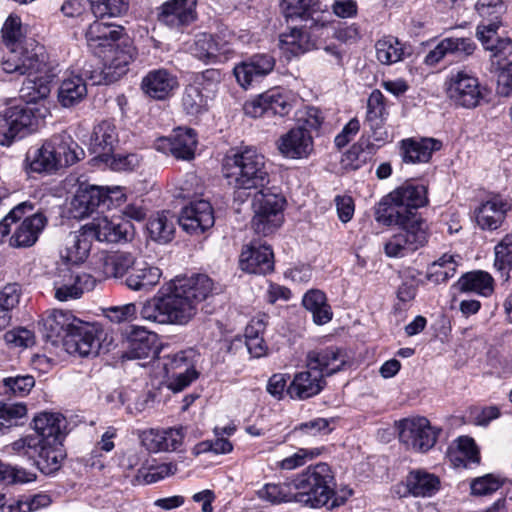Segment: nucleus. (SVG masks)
<instances>
[{
	"instance_id": "1",
	"label": "nucleus",
	"mask_w": 512,
	"mask_h": 512,
	"mask_svg": "<svg viewBox=\"0 0 512 512\" xmlns=\"http://www.w3.org/2000/svg\"><path fill=\"white\" fill-rule=\"evenodd\" d=\"M224 176L228 184L236 190L254 191L252 207L253 230L267 236L274 233L283 223L285 198L265 189L269 183V173L265 157L255 148L246 147L227 155L224 160Z\"/></svg>"
},
{
	"instance_id": "2",
	"label": "nucleus",
	"mask_w": 512,
	"mask_h": 512,
	"mask_svg": "<svg viewBox=\"0 0 512 512\" xmlns=\"http://www.w3.org/2000/svg\"><path fill=\"white\" fill-rule=\"evenodd\" d=\"M427 192L425 185L406 182L379 202L376 220L387 226H399V231L384 245L388 257H405L427 244L428 225L417 213L418 208L428 203Z\"/></svg>"
},
{
	"instance_id": "3",
	"label": "nucleus",
	"mask_w": 512,
	"mask_h": 512,
	"mask_svg": "<svg viewBox=\"0 0 512 512\" xmlns=\"http://www.w3.org/2000/svg\"><path fill=\"white\" fill-rule=\"evenodd\" d=\"M212 288V280L204 274L176 278L170 293L144 303L141 317L159 324H187L195 316L198 304L208 297Z\"/></svg>"
},
{
	"instance_id": "4",
	"label": "nucleus",
	"mask_w": 512,
	"mask_h": 512,
	"mask_svg": "<svg viewBox=\"0 0 512 512\" xmlns=\"http://www.w3.org/2000/svg\"><path fill=\"white\" fill-rule=\"evenodd\" d=\"M39 75H27L20 89V96L26 104L16 105L0 113V144L10 145L12 141L37 128L39 122L49 114L44 105H37L39 100L50 94V82L57 75L56 68L46 64Z\"/></svg>"
},
{
	"instance_id": "5",
	"label": "nucleus",
	"mask_w": 512,
	"mask_h": 512,
	"mask_svg": "<svg viewBox=\"0 0 512 512\" xmlns=\"http://www.w3.org/2000/svg\"><path fill=\"white\" fill-rule=\"evenodd\" d=\"M334 473L327 463L308 466L294 478L296 502L310 508L327 506L333 509L343 505L346 497L338 496Z\"/></svg>"
},
{
	"instance_id": "6",
	"label": "nucleus",
	"mask_w": 512,
	"mask_h": 512,
	"mask_svg": "<svg viewBox=\"0 0 512 512\" xmlns=\"http://www.w3.org/2000/svg\"><path fill=\"white\" fill-rule=\"evenodd\" d=\"M63 441L39 440L32 437H21L9 446L11 454L19 459L31 462L40 472L50 475L57 472L66 458Z\"/></svg>"
},
{
	"instance_id": "7",
	"label": "nucleus",
	"mask_w": 512,
	"mask_h": 512,
	"mask_svg": "<svg viewBox=\"0 0 512 512\" xmlns=\"http://www.w3.org/2000/svg\"><path fill=\"white\" fill-rule=\"evenodd\" d=\"M497 28L496 23L479 26L477 37L484 48L491 52L493 62L500 69L497 80L500 93L508 96L512 92V42L509 38H499Z\"/></svg>"
},
{
	"instance_id": "8",
	"label": "nucleus",
	"mask_w": 512,
	"mask_h": 512,
	"mask_svg": "<svg viewBox=\"0 0 512 512\" xmlns=\"http://www.w3.org/2000/svg\"><path fill=\"white\" fill-rule=\"evenodd\" d=\"M107 333L96 323L74 322L70 333L64 336V347L69 354L80 357H95L104 346Z\"/></svg>"
},
{
	"instance_id": "9",
	"label": "nucleus",
	"mask_w": 512,
	"mask_h": 512,
	"mask_svg": "<svg viewBox=\"0 0 512 512\" xmlns=\"http://www.w3.org/2000/svg\"><path fill=\"white\" fill-rule=\"evenodd\" d=\"M399 441L409 450L427 452L436 443L438 430L425 417L405 418L399 421Z\"/></svg>"
},
{
	"instance_id": "10",
	"label": "nucleus",
	"mask_w": 512,
	"mask_h": 512,
	"mask_svg": "<svg viewBox=\"0 0 512 512\" xmlns=\"http://www.w3.org/2000/svg\"><path fill=\"white\" fill-rule=\"evenodd\" d=\"M446 93L456 106L467 109L477 107L483 99L478 79L465 71H458L447 80Z\"/></svg>"
},
{
	"instance_id": "11",
	"label": "nucleus",
	"mask_w": 512,
	"mask_h": 512,
	"mask_svg": "<svg viewBox=\"0 0 512 512\" xmlns=\"http://www.w3.org/2000/svg\"><path fill=\"white\" fill-rule=\"evenodd\" d=\"M33 43L6 46L2 68L6 73L18 75H34L41 73L46 63L39 59L38 53L32 48Z\"/></svg>"
},
{
	"instance_id": "12",
	"label": "nucleus",
	"mask_w": 512,
	"mask_h": 512,
	"mask_svg": "<svg viewBox=\"0 0 512 512\" xmlns=\"http://www.w3.org/2000/svg\"><path fill=\"white\" fill-rule=\"evenodd\" d=\"M243 109L247 116L253 118L271 115L283 117L291 111L292 103L287 94L274 88L247 101Z\"/></svg>"
},
{
	"instance_id": "13",
	"label": "nucleus",
	"mask_w": 512,
	"mask_h": 512,
	"mask_svg": "<svg viewBox=\"0 0 512 512\" xmlns=\"http://www.w3.org/2000/svg\"><path fill=\"white\" fill-rule=\"evenodd\" d=\"M95 279L87 273H76L68 267L59 268L54 280L55 298L66 302L79 299L85 290H92Z\"/></svg>"
},
{
	"instance_id": "14",
	"label": "nucleus",
	"mask_w": 512,
	"mask_h": 512,
	"mask_svg": "<svg viewBox=\"0 0 512 512\" xmlns=\"http://www.w3.org/2000/svg\"><path fill=\"white\" fill-rule=\"evenodd\" d=\"M110 192L98 186L81 185L70 202V215L83 219L99 207L109 208L112 202Z\"/></svg>"
},
{
	"instance_id": "15",
	"label": "nucleus",
	"mask_w": 512,
	"mask_h": 512,
	"mask_svg": "<svg viewBox=\"0 0 512 512\" xmlns=\"http://www.w3.org/2000/svg\"><path fill=\"white\" fill-rule=\"evenodd\" d=\"M132 224L126 220L100 217L85 224V231L99 242H127L132 236Z\"/></svg>"
},
{
	"instance_id": "16",
	"label": "nucleus",
	"mask_w": 512,
	"mask_h": 512,
	"mask_svg": "<svg viewBox=\"0 0 512 512\" xmlns=\"http://www.w3.org/2000/svg\"><path fill=\"white\" fill-rule=\"evenodd\" d=\"M213 209L208 201L199 200L182 209L178 223L184 231L200 235L214 225Z\"/></svg>"
},
{
	"instance_id": "17",
	"label": "nucleus",
	"mask_w": 512,
	"mask_h": 512,
	"mask_svg": "<svg viewBox=\"0 0 512 512\" xmlns=\"http://www.w3.org/2000/svg\"><path fill=\"white\" fill-rule=\"evenodd\" d=\"M476 44L470 37H447L442 39L424 58V63L434 66L448 55L463 59L472 55Z\"/></svg>"
},
{
	"instance_id": "18",
	"label": "nucleus",
	"mask_w": 512,
	"mask_h": 512,
	"mask_svg": "<svg viewBox=\"0 0 512 512\" xmlns=\"http://www.w3.org/2000/svg\"><path fill=\"white\" fill-rule=\"evenodd\" d=\"M158 337L142 327H132L127 334L123 357L128 359H145L158 352Z\"/></svg>"
},
{
	"instance_id": "19",
	"label": "nucleus",
	"mask_w": 512,
	"mask_h": 512,
	"mask_svg": "<svg viewBox=\"0 0 512 512\" xmlns=\"http://www.w3.org/2000/svg\"><path fill=\"white\" fill-rule=\"evenodd\" d=\"M277 146L280 153L287 158H305L313 150V138L304 126H297L282 135Z\"/></svg>"
},
{
	"instance_id": "20",
	"label": "nucleus",
	"mask_w": 512,
	"mask_h": 512,
	"mask_svg": "<svg viewBox=\"0 0 512 512\" xmlns=\"http://www.w3.org/2000/svg\"><path fill=\"white\" fill-rule=\"evenodd\" d=\"M178 86L176 75L164 68L149 71L141 82L142 91L155 100H165Z\"/></svg>"
},
{
	"instance_id": "21",
	"label": "nucleus",
	"mask_w": 512,
	"mask_h": 512,
	"mask_svg": "<svg viewBox=\"0 0 512 512\" xmlns=\"http://www.w3.org/2000/svg\"><path fill=\"white\" fill-rule=\"evenodd\" d=\"M326 386V377L320 371L307 368L296 373L287 387L292 399L305 400L318 395Z\"/></svg>"
},
{
	"instance_id": "22",
	"label": "nucleus",
	"mask_w": 512,
	"mask_h": 512,
	"mask_svg": "<svg viewBox=\"0 0 512 512\" xmlns=\"http://www.w3.org/2000/svg\"><path fill=\"white\" fill-rule=\"evenodd\" d=\"M346 362V354L337 347L310 351L306 356V367L322 372L325 377L340 371Z\"/></svg>"
},
{
	"instance_id": "23",
	"label": "nucleus",
	"mask_w": 512,
	"mask_h": 512,
	"mask_svg": "<svg viewBox=\"0 0 512 512\" xmlns=\"http://www.w3.org/2000/svg\"><path fill=\"white\" fill-rule=\"evenodd\" d=\"M275 66V59L269 54H256L234 67L237 82L244 88L257 78L269 74Z\"/></svg>"
},
{
	"instance_id": "24",
	"label": "nucleus",
	"mask_w": 512,
	"mask_h": 512,
	"mask_svg": "<svg viewBox=\"0 0 512 512\" xmlns=\"http://www.w3.org/2000/svg\"><path fill=\"white\" fill-rule=\"evenodd\" d=\"M118 142V131L115 124L109 120H103L93 128L89 150L96 159L102 160L114 152Z\"/></svg>"
},
{
	"instance_id": "25",
	"label": "nucleus",
	"mask_w": 512,
	"mask_h": 512,
	"mask_svg": "<svg viewBox=\"0 0 512 512\" xmlns=\"http://www.w3.org/2000/svg\"><path fill=\"white\" fill-rule=\"evenodd\" d=\"M45 142L57 160H60V168L74 165L84 157V150L65 131L52 135Z\"/></svg>"
},
{
	"instance_id": "26",
	"label": "nucleus",
	"mask_w": 512,
	"mask_h": 512,
	"mask_svg": "<svg viewBox=\"0 0 512 512\" xmlns=\"http://www.w3.org/2000/svg\"><path fill=\"white\" fill-rule=\"evenodd\" d=\"M65 426L66 419L61 414L42 412L33 418L32 428L35 433L27 434L24 437L38 438L43 442L50 440L63 441Z\"/></svg>"
},
{
	"instance_id": "27",
	"label": "nucleus",
	"mask_w": 512,
	"mask_h": 512,
	"mask_svg": "<svg viewBox=\"0 0 512 512\" xmlns=\"http://www.w3.org/2000/svg\"><path fill=\"white\" fill-rule=\"evenodd\" d=\"M274 255L268 245H252L242 251L240 266L242 270L251 274L265 275L274 269Z\"/></svg>"
},
{
	"instance_id": "28",
	"label": "nucleus",
	"mask_w": 512,
	"mask_h": 512,
	"mask_svg": "<svg viewBox=\"0 0 512 512\" xmlns=\"http://www.w3.org/2000/svg\"><path fill=\"white\" fill-rule=\"evenodd\" d=\"M183 438L181 429H150L143 432L142 444L153 453L175 451L181 446Z\"/></svg>"
},
{
	"instance_id": "29",
	"label": "nucleus",
	"mask_w": 512,
	"mask_h": 512,
	"mask_svg": "<svg viewBox=\"0 0 512 512\" xmlns=\"http://www.w3.org/2000/svg\"><path fill=\"white\" fill-rule=\"evenodd\" d=\"M91 236L85 231V225L79 231L70 232L61 250V258L70 264L83 263L91 249Z\"/></svg>"
},
{
	"instance_id": "30",
	"label": "nucleus",
	"mask_w": 512,
	"mask_h": 512,
	"mask_svg": "<svg viewBox=\"0 0 512 512\" xmlns=\"http://www.w3.org/2000/svg\"><path fill=\"white\" fill-rule=\"evenodd\" d=\"M46 224L47 218L42 213L26 217L11 236V246L16 248L33 246Z\"/></svg>"
},
{
	"instance_id": "31",
	"label": "nucleus",
	"mask_w": 512,
	"mask_h": 512,
	"mask_svg": "<svg viewBox=\"0 0 512 512\" xmlns=\"http://www.w3.org/2000/svg\"><path fill=\"white\" fill-rule=\"evenodd\" d=\"M442 144L434 138H422L420 140L405 139L401 142V156L405 163L428 162L432 153L440 150Z\"/></svg>"
},
{
	"instance_id": "32",
	"label": "nucleus",
	"mask_w": 512,
	"mask_h": 512,
	"mask_svg": "<svg viewBox=\"0 0 512 512\" xmlns=\"http://www.w3.org/2000/svg\"><path fill=\"white\" fill-rule=\"evenodd\" d=\"M195 0H170L161 7L159 19L165 24L177 27L192 22L195 18Z\"/></svg>"
},
{
	"instance_id": "33",
	"label": "nucleus",
	"mask_w": 512,
	"mask_h": 512,
	"mask_svg": "<svg viewBox=\"0 0 512 512\" xmlns=\"http://www.w3.org/2000/svg\"><path fill=\"white\" fill-rule=\"evenodd\" d=\"M508 210L510 204L507 201L493 198L476 210V222L483 230H495L502 224Z\"/></svg>"
},
{
	"instance_id": "34",
	"label": "nucleus",
	"mask_w": 512,
	"mask_h": 512,
	"mask_svg": "<svg viewBox=\"0 0 512 512\" xmlns=\"http://www.w3.org/2000/svg\"><path fill=\"white\" fill-rule=\"evenodd\" d=\"M26 169L30 172L52 174L60 169V160L47 147L46 142L26 154Z\"/></svg>"
},
{
	"instance_id": "35",
	"label": "nucleus",
	"mask_w": 512,
	"mask_h": 512,
	"mask_svg": "<svg viewBox=\"0 0 512 512\" xmlns=\"http://www.w3.org/2000/svg\"><path fill=\"white\" fill-rule=\"evenodd\" d=\"M161 271L146 262L135 263L126 278V285L135 291L149 290L159 282Z\"/></svg>"
},
{
	"instance_id": "36",
	"label": "nucleus",
	"mask_w": 512,
	"mask_h": 512,
	"mask_svg": "<svg viewBox=\"0 0 512 512\" xmlns=\"http://www.w3.org/2000/svg\"><path fill=\"white\" fill-rule=\"evenodd\" d=\"M440 481L434 474L414 470L406 478V489L415 497H429L438 491Z\"/></svg>"
},
{
	"instance_id": "37",
	"label": "nucleus",
	"mask_w": 512,
	"mask_h": 512,
	"mask_svg": "<svg viewBox=\"0 0 512 512\" xmlns=\"http://www.w3.org/2000/svg\"><path fill=\"white\" fill-rule=\"evenodd\" d=\"M87 95V87L81 76L64 79L58 88V102L65 108L79 104Z\"/></svg>"
},
{
	"instance_id": "38",
	"label": "nucleus",
	"mask_w": 512,
	"mask_h": 512,
	"mask_svg": "<svg viewBox=\"0 0 512 512\" xmlns=\"http://www.w3.org/2000/svg\"><path fill=\"white\" fill-rule=\"evenodd\" d=\"M309 32L304 28L293 27L279 37L280 49L291 56H298L312 47Z\"/></svg>"
},
{
	"instance_id": "39",
	"label": "nucleus",
	"mask_w": 512,
	"mask_h": 512,
	"mask_svg": "<svg viewBox=\"0 0 512 512\" xmlns=\"http://www.w3.org/2000/svg\"><path fill=\"white\" fill-rule=\"evenodd\" d=\"M170 152L180 159H191L197 145L196 134L192 129L178 128L174 134L167 139Z\"/></svg>"
},
{
	"instance_id": "40",
	"label": "nucleus",
	"mask_w": 512,
	"mask_h": 512,
	"mask_svg": "<svg viewBox=\"0 0 512 512\" xmlns=\"http://www.w3.org/2000/svg\"><path fill=\"white\" fill-rule=\"evenodd\" d=\"M493 278L485 271L477 270L464 274L458 280V288L462 292H475L482 296H489L492 294Z\"/></svg>"
},
{
	"instance_id": "41",
	"label": "nucleus",
	"mask_w": 512,
	"mask_h": 512,
	"mask_svg": "<svg viewBox=\"0 0 512 512\" xmlns=\"http://www.w3.org/2000/svg\"><path fill=\"white\" fill-rule=\"evenodd\" d=\"M75 321H78V318L70 312L54 310L43 321V326L47 333L46 337L48 339L61 337L64 340V336L70 333Z\"/></svg>"
},
{
	"instance_id": "42",
	"label": "nucleus",
	"mask_w": 512,
	"mask_h": 512,
	"mask_svg": "<svg viewBox=\"0 0 512 512\" xmlns=\"http://www.w3.org/2000/svg\"><path fill=\"white\" fill-rule=\"evenodd\" d=\"M303 306L312 313L316 324L322 325L332 319V311L326 303V296L320 290L308 291L302 300Z\"/></svg>"
},
{
	"instance_id": "43",
	"label": "nucleus",
	"mask_w": 512,
	"mask_h": 512,
	"mask_svg": "<svg viewBox=\"0 0 512 512\" xmlns=\"http://www.w3.org/2000/svg\"><path fill=\"white\" fill-rule=\"evenodd\" d=\"M147 229L154 241L167 243L172 240L175 231L174 217L166 211L158 212L150 218Z\"/></svg>"
},
{
	"instance_id": "44",
	"label": "nucleus",
	"mask_w": 512,
	"mask_h": 512,
	"mask_svg": "<svg viewBox=\"0 0 512 512\" xmlns=\"http://www.w3.org/2000/svg\"><path fill=\"white\" fill-rule=\"evenodd\" d=\"M376 57L382 64H393L404 59L405 46L393 36H385L375 44Z\"/></svg>"
},
{
	"instance_id": "45",
	"label": "nucleus",
	"mask_w": 512,
	"mask_h": 512,
	"mask_svg": "<svg viewBox=\"0 0 512 512\" xmlns=\"http://www.w3.org/2000/svg\"><path fill=\"white\" fill-rule=\"evenodd\" d=\"M297 490H294V479L290 482L266 484L259 496L271 503L296 502Z\"/></svg>"
},
{
	"instance_id": "46",
	"label": "nucleus",
	"mask_w": 512,
	"mask_h": 512,
	"mask_svg": "<svg viewBox=\"0 0 512 512\" xmlns=\"http://www.w3.org/2000/svg\"><path fill=\"white\" fill-rule=\"evenodd\" d=\"M319 0H281L280 7L286 19H305L316 10Z\"/></svg>"
},
{
	"instance_id": "47",
	"label": "nucleus",
	"mask_w": 512,
	"mask_h": 512,
	"mask_svg": "<svg viewBox=\"0 0 512 512\" xmlns=\"http://www.w3.org/2000/svg\"><path fill=\"white\" fill-rule=\"evenodd\" d=\"M2 38L5 46H15L34 43L31 39H26L22 30L21 20L18 16L10 15L3 27Z\"/></svg>"
},
{
	"instance_id": "48",
	"label": "nucleus",
	"mask_w": 512,
	"mask_h": 512,
	"mask_svg": "<svg viewBox=\"0 0 512 512\" xmlns=\"http://www.w3.org/2000/svg\"><path fill=\"white\" fill-rule=\"evenodd\" d=\"M37 475L25 468L0 462V483L5 485L24 484L35 481Z\"/></svg>"
},
{
	"instance_id": "49",
	"label": "nucleus",
	"mask_w": 512,
	"mask_h": 512,
	"mask_svg": "<svg viewBox=\"0 0 512 512\" xmlns=\"http://www.w3.org/2000/svg\"><path fill=\"white\" fill-rule=\"evenodd\" d=\"M195 357L194 350L179 351L175 354L168 355L165 357L164 369L166 374L169 376L170 373L177 371H189L195 369Z\"/></svg>"
},
{
	"instance_id": "50",
	"label": "nucleus",
	"mask_w": 512,
	"mask_h": 512,
	"mask_svg": "<svg viewBox=\"0 0 512 512\" xmlns=\"http://www.w3.org/2000/svg\"><path fill=\"white\" fill-rule=\"evenodd\" d=\"M208 95H203L199 87L189 85L182 98V106L189 115H198L206 110Z\"/></svg>"
},
{
	"instance_id": "51",
	"label": "nucleus",
	"mask_w": 512,
	"mask_h": 512,
	"mask_svg": "<svg viewBox=\"0 0 512 512\" xmlns=\"http://www.w3.org/2000/svg\"><path fill=\"white\" fill-rule=\"evenodd\" d=\"M134 264V257L130 253H117L106 258L104 271L108 276L118 278L125 275Z\"/></svg>"
},
{
	"instance_id": "52",
	"label": "nucleus",
	"mask_w": 512,
	"mask_h": 512,
	"mask_svg": "<svg viewBox=\"0 0 512 512\" xmlns=\"http://www.w3.org/2000/svg\"><path fill=\"white\" fill-rule=\"evenodd\" d=\"M505 480L495 474H486L474 478L470 483L471 494L473 496H487L500 489Z\"/></svg>"
},
{
	"instance_id": "53",
	"label": "nucleus",
	"mask_w": 512,
	"mask_h": 512,
	"mask_svg": "<svg viewBox=\"0 0 512 512\" xmlns=\"http://www.w3.org/2000/svg\"><path fill=\"white\" fill-rule=\"evenodd\" d=\"M123 34L124 29L120 25L96 20L88 27L85 37L88 46H96L95 39L101 38V36L122 37Z\"/></svg>"
},
{
	"instance_id": "54",
	"label": "nucleus",
	"mask_w": 512,
	"mask_h": 512,
	"mask_svg": "<svg viewBox=\"0 0 512 512\" xmlns=\"http://www.w3.org/2000/svg\"><path fill=\"white\" fill-rule=\"evenodd\" d=\"M191 53L199 60H210L218 53V46L212 35L202 33L195 37L194 43L190 46Z\"/></svg>"
},
{
	"instance_id": "55",
	"label": "nucleus",
	"mask_w": 512,
	"mask_h": 512,
	"mask_svg": "<svg viewBox=\"0 0 512 512\" xmlns=\"http://www.w3.org/2000/svg\"><path fill=\"white\" fill-rule=\"evenodd\" d=\"M96 17H116L125 13L128 9L126 0H89Z\"/></svg>"
},
{
	"instance_id": "56",
	"label": "nucleus",
	"mask_w": 512,
	"mask_h": 512,
	"mask_svg": "<svg viewBox=\"0 0 512 512\" xmlns=\"http://www.w3.org/2000/svg\"><path fill=\"white\" fill-rule=\"evenodd\" d=\"M2 382L5 388L4 392L14 396L27 395L35 385V379L32 375L6 377Z\"/></svg>"
},
{
	"instance_id": "57",
	"label": "nucleus",
	"mask_w": 512,
	"mask_h": 512,
	"mask_svg": "<svg viewBox=\"0 0 512 512\" xmlns=\"http://www.w3.org/2000/svg\"><path fill=\"white\" fill-rule=\"evenodd\" d=\"M27 408L24 403H10L0 406V431L17 425V420L25 417Z\"/></svg>"
},
{
	"instance_id": "58",
	"label": "nucleus",
	"mask_w": 512,
	"mask_h": 512,
	"mask_svg": "<svg viewBox=\"0 0 512 512\" xmlns=\"http://www.w3.org/2000/svg\"><path fill=\"white\" fill-rule=\"evenodd\" d=\"M102 58L105 61L106 75L120 77L126 73L127 65L131 57L125 52L120 51L118 47L117 52H113L112 54L107 53L103 55Z\"/></svg>"
},
{
	"instance_id": "59",
	"label": "nucleus",
	"mask_w": 512,
	"mask_h": 512,
	"mask_svg": "<svg viewBox=\"0 0 512 512\" xmlns=\"http://www.w3.org/2000/svg\"><path fill=\"white\" fill-rule=\"evenodd\" d=\"M323 448H301L292 456L286 457L279 462V468L283 470H293L303 466L308 460L314 459L321 455Z\"/></svg>"
},
{
	"instance_id": "60",
	"label": "nucleus",
	"mask_w": 512,
	"mask_h": 512,
	"mask_svg": "<svg viewBox=\"0 0 512 512\" xmlns=\"http://www.w3.org/2000/svg\"><path fill=\"white\" fill-rule=\"evenodd\" d=\"M223 79V74L220 70L210 68L206 69L202 72L196 73L194 75V86L199 87L202 91H206L208 93L215 92L218 85L221 83Z\"/></svg>"
},
{
	"instance_id": "61",
	"label": "nucleus",
	"mask_w": 512,
	"mask_h": 512,
	"mask_svg": "<svg viewBox=\"0 0 512 512\" xmlns=\"http://www.w3.org/2000/svg\"><path fill=\"white\" fill-rule=\"evenodd\" d=\"M101 161L115 171H133L140 163V159L136 154L115 155L114 152L108 157H104Z\"/></svg>"
},
{
	"instance_id": "62",
	"label": "nucleus",
	"mask_w": 512,
	"mask_h": 512,
	"mask_svg": "<svg viewBox=\"0 0 512 512\" xmlns=\"http://www.w3.org/2000/svg\"><path fill=\"white\" fill-rule=\"evenodd\" d=\"M495 267L498 270L512 268V234L506 235L495 246Z\"/></svg>"
},
{
	"instance_id": "63",
	"label": "nucleus",
	"mask_w": 512,
	"mask_h": 512,
	"mask_svg": "<svg viewBox=\"0 0 512 512\" xmlns=\"http://www.w3.org/2000/svg\"><path fill=\"white\" fill-rule=\"evenodd\" d=\"M4 339L7 344L14 347L28 348L35 343L33 332L21 327L6 332Z\"/></svg>"
},
{
	"instance_id": "64",
	"label": "nucleus",
	"mask_w": 512,
	"mask_h": 512,
	"mask_svg": "<svg viewBox=\"0 0 512 512\" xmlns=\"http://www.w3.org/2000/svg\"><path fill=\"white\" fill-rule=\"evenodd\" d=\"M33 210V205L30 202H22L15 206L1 221H0V234L5 236L10 231L12 223L20 220L26 213Z\"/></svg>"
}]
</instances>
